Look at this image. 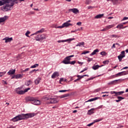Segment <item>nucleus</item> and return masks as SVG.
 I'll return each instance as SVG.
<instances>
[{
	"label": "nucleus",
	"instance_id": "nucleus-34",
	"mask_svg": "<svg viewBox=\"0 0 128 128\" xmlns=\"http://www.w3.org/2000/svg\"><path fill=\"white\" fill-rule=\"evenodd\" d=\"M103 118H98V119H96L95 120H94V124H95V122H101V120H102Z\"/></svg>",
	"mask_w": 128,
	"mask_h": 128
},
{
	"label": "nucleus",
	"instance_id": "nucleus-55",
	"mask_svg": "<svg viewBox=\"0 0 128 128\" xmlns=\"http://www.w3.org/2000/svg\"><path fill=\"white\" fill-rule=\"evenodd\" d=\"M76 64V61H72V62H70V64Z\"/></svg>",
	"mask_w": 128,
	"mask_h": 128
},
{
	"label": "nucleus",
	"instance_id": "nucleus-19",
	"mask_svg": "<svg viewBox=\"0 0 128 128\" xmlns=\"http://www.w3.org/2000/svg\"><path fill=\"white\" fill-rule=\"evenodd\" d=\"M12 122H18V120H20V118H18V115L14 117L13 118H12Z\"/></svg>",
	"mask_w": 128,
	"mask_h": 128
},
{
	"label": "nucleus",
	"instance_id": "nucleus-3",
	"mask_svg": "<svg viewBox=\"0 0 128 128\" xmlns=\"http://www.w3.org/2000/svg\"><path fill=\"white\" fill-rule=\"evenodd\" d=\"M126 74H128V71L126 72V71H123L122 72H120L115 75H113L112 76L114 78H118V76H126Z\"/></svg>",
	"mask_w": 128,
	"mask_h": 128
},
{
	"label": "nucleus",
	"instance_id": "nucleus-21",
	"mask_svg": "<svg viewBox=\"0 0 128 128\" xmlns=\"http://www.w3.org/2000/svg\"><path fill=\"white\" fill-rule=\"evenodd\" d=\"M72 26V24H70V23H68L67 22L63 24V26L64 28H68V26Z\"/></svg>",
	"mask_w": 128,
	"mask_h": 128
},
{
	"label": "nucleus",
	"instance_id": "nucleus-13",
	"mask_svg": "<svg viewBox=\"0 0 128 128\" xmlns=\"http://www.w3.org/2000/svg\"><path fill=\"white\" fill-rule=\"evenodd\" d=\"M60 74H58V72H54L52 74V78H56L57 76H59Z\"/></svg>",
	"mask_w": 128,
	"mask_h": 128
},
{
	"label": "nucleus",
	"instance_id": "nucleus-18",
	"mask_svg": "<svg viewBox=\"0 0 128 128\" xmlns=\"http://www.w3.org/2000/svg\"><path fill=\"white\" fill-rule=\"evenodd\" d=\"M42 79L40 78H38L36 80H34V84L36 85L38 84L40 82V80Z\"/></svg>",
	"mask_w": 128,
	"mask_h": 128
},
{
	"label": "nucleus",
	"instance_id": "nucleus-63",
	"mask_svg": "<svg viewBox=\"0 0 128 128\" xmlns=\"http://www.w3.org/2000/svg\"><path fill=\"white\" fill-rule=\"evenodd\" d=\"M127 68H128V66L124 67L122 69H121V70H127Z\"/></svg>",
	"mask_w": 128,
	"mask_h": 128
},
{
	"label": "nucleus",
	"instance_id": "nucleus-54",
	"mask_svg": "<svg viewBox=\"0 0 128 128\" xmlns=\"http://www.w3.org/2000/svg\"><path fill=\"white\" fill-rule=\"evenodd\" d=\"M70 90H60L59 92H68Z\"/></svg>",
	"mask_w": 128,
	"mask_h": 128
},
{
	"label": "nucleus",
	"instance_id": "nucleus-20",
	"mask_svg": "<svg viewBox=\"0 0 128 128\" xmlns=\"http://www.w3.org/2000/svg\"><path fill=\"white\" fill-rule=\"evenodd\" d=\"M104 16V14H97L94 17V18H102V16Z\"/></svg>",
	"mask_w": 128,
	"mask_h": 128
},
{
	"label": "nucleus",
	"instance_id": "nucleus-14",
	"mask_svg": "<svg viewBox=\"0 0 128 128\" xmlns=\"http://www.w3.org/2000/svg\"><path fill=\"white\" fill-rule=\"evenodd\" d=\"M94 110H96V108H92L90 110H88L87 114H88V116H92V114H93L94 113Z\"/></svg>",
	"mask_w": 128,
	"mask_h": 128
},
{
	"label": "nucleus",
	"instance_id": "nucleus-12",
	"mask_svg": "<svg viewBox=\"0 0 128 128\" xmlns=\"http://www.w3.org/2000/svg\"><path fill=\"white\" fill-rule=\"evenodd\" d=\"M3 40H5V42L6 44L8 42H10L12 40V38H8L6 37L5 38H3Z\"/></svg>",
	"mask_w": 128,
	"mask_h": 128
},
{
	"label": "nucleus",
	"instance_id": "nucleus-30",
	"mask_svg": "<svg viewBox=\"0 0 128 128\" xmlns=\"http://www.w3.org/2000/svg\"><path fill=\"white\" fill-rule=\"evenodd\" d=\"M22 78V75L21 74H18L15 76V78L18 79V78Z\"/></svg>",
	"mask_w": 128,
	"mask_h": 128
},
{
	"label": "nucleus",
	"instance_id": "nucleus-49",
	"mask_svg": "<svg viewBox=\"0 0 128 128\" xmlns=\"http://www.w3.org/2000/svg\"><path fill=\"white\" fill-rule=\"evenodd\" d=\"M87 61L90 62H92V58H90L88 57H87Z\"/></svg>",
	"mask_w": 128,
	"mask_h": 128
},
{
	"label": "nucleus",
	"instance_id": "nucleus-39",
	"mask_svg": "<svg viewBox=\"0 0 128 128\" xmlns=\"http://www.w3.org/2000/svg\"><path fill=\"white\" fill-rule=\"evenodd\" d=\"M110 93L111 94H115L114 96H116V91H111L110 92Z\"/></svg>",
	"mask_w": 128,
	"mask_h": 128
},
{
	"label": "nucleus",
	"instance_id": "nucleus-44",
	"mask_svg": "<svg viewBox=\"0 0 128 128\" xmlns=\"http://www.w3.org/2000/svg\"><path fill=\"white\" fill-rule=\"evenodd\" d=\"M100 54H101V56H106V52H100Z\"/></svg>",
	"mask_w": 128,
	"mask_h": 128
},
{
	"label": "nucleus",
	"instance_id": "nucleus-7",
	"mask_svg": "<svg viewBox=\"0 0 128 128\" xmlns=\"http://www.w3.org/2000/svg\"><path fill=\"white\" fill-rule=\"evenodd\" d=\"M72 40H74V38H70L65 40H58V42L60 44V42H70Z\"/></svg>",
	"mask_w": 128,
	"mask_h": 128
},
{
	"label": "nucleus",
	"instance_id": "nucleus-43",
	"mask_svg": "<svg viewBox=\"0 0 128 128\" xmlns=\"http://www.w3.org/2000/svg\"><path fill=\"white\" fill-rule=\"evenodd\" d=\"M118 2V0H113L112 4H116Z\"/></svg>",
	"mask_w": 128,
	"mask_h": 128
},
{
	"label": "nucleus",
	"instance_id": "nucleus-32",
	"mask_svg": "<svg viewBox=\"0 0 128 128\" xmlns=\"http://www.w3.org/2000/svg\"><path fill=\"white\" fill-rule=\"evenodd\" d=\"M40 35H38L35 37L36 40L37 42H40Z\"/></svg>",
	"mask_w": 128,
	"mask_h": 128
},
{
	"label": "nucleus",
	"instance_id": "nucleus-59",
	"mask_svg": "<svg viewBox=\"0 0 128 128\" xmlns=\"http://www.w3.org/2000/svg\"><path fill=\"white\" fill-rule=\"evenodd\" d=\"M74 55H70L69 56H67V57L70 60V58H74Z\"/></svg>",
	"mask_w": 128,
	"mask_h": 128
},
{
	"label": "nucleus",
	"instance_id": "nucleus-48",
	"mask_svg": "<svg viewBox=\"0 0 128 128\" xmlns=\"http://www.w3.org/2000/svg\"><path fill=\"white\" fill-rule=\"evenodd\" d=\"M86 70H88V68H84L81 72H80V74L84 72H86Z\"/></svg>",
	"mask_w": 128,
	"mask_h": 128
},
{
	"label": "nucleus",
	"instance_id": "nucleus-64",
	"mask_svg": "<svg viewBox=\"0 0 128 128\" xmlns=\"http://www.w3.org/2000/svg\"><path fill=\"white\" fill-rule=\"evenodd\" d=\"M77 26H82L81 22H78L76 23Z\"/></svg>",
	"mask_w": 128,
	"mask_h": 128
},
{
	"label": "nucleus",
	"instance_id": "nucleus-40",
	"mask_svg": "<svg viewBox=\"0 0 128 128\" xmlns=\"http://www.w3.org/2000/svg\"><path fill=\"white\" fill-rule=\"evenodd\" d=\"M90 2H92V0H86L85 4H90Z\"/></svg>",
	"mask_w": 128,
	"mask_h": 128
},
{
	"label": "nucleus",
	"instance_id": "nucleus-22",
	"mask_svg": "<svg viewBox=\"0 0 128 128\" xmlns=\"http://www.w3.org/2000/svg\"><path fill=\"white\" fill-rule=\"evenodd\" d=\"M44 32V28H42L41 30L36 32H35V34H42V32Z\"/></svg>",
	"mask_w": 128,
	"mask_h": 128
},
{
	"label": "nucleus",
	"instance_id": "nucleus-9",
	"mask_svg": "<svg viewBox=\"0 0 128 128\" xmlns=\"http://www.w3.org/2000/svg\"><path fill=\"white\" fill-rule=\"evenodd\" d=\"M8 18V16H4V17L0 18V24L2 22H4Z\"/></svg>",
	"mask_w": 128,
	"mask_h": 128
},
{
	"label": "nucleus",
	"instance_id": "nucleus-46",
	"mask_svg": "<svg viewBox=\"0 0 128 128\" xmlns=\"http://www.w3.org/2000/svg\"><path fill=\"white\" fill-rule=\"evenodd\" d=\"M96 77H92L90 78H88L86 82H88V80H94V78Z\"/></svg>",
	"mask_w": 128,
	"mask_h": 128
},
{
	"label": "nucleus",
	"instance_id": "nucleus-33",
	"mask_svg": "<svg viewBox=\"0 0 128 128\" xmlns=\"http://www.w3.org/2000/svg\"><path fill=\"white\" fill-rule=\"evenodd\" d=\"M84 44V42H78L76 45V46H82Z\"/></svg>",
	"mask_w": 128,
	"mask_h": 128
},
{
	"label": "nucleus",
	"instance_id": "nucleus-26",
	"mask_svg": "<svg viewBox=\"0 0 128 128\" xmlns=\"http://www.w3.org/2000/svg\"><path fill=\"white\" fill-rule=\"evenodd\" d=\"M46 40V34L40 35V40Z\"/></svg>",
	"mask_w": 128,
	"mask_h": 128
},
{
	"label": "nucleus",
	"instance_id": "nucleus-25",
	"mask_svg": "<svg viewBox=\"0 0 128 128\" xmlns=\"http://www.w3.org/2000/svg\"><path fill=\"white\" fill-rule=\"evenodd\" d=\"M118 80H116L111 81L108 83V84H109V85L114 84H116V82H118Z\"/></svg>",
	"mask_w": 128,
	"mask_h": 128
},
{
	"label": "nucleus",
	"instance_id": "nucleus-36",
	"mask_svg": "<svg viewBox=\"0 0 128 128\" xmlns=\"http://www.w3.org/2000/svg\"><path fill=\"white\" fill-rule=\"evenodd\" d=\"M30 84H32V80H29L27 81L26 82V86H28Z\"/></svg>",
	"mask_w": 128,
	"mask_h": 128
},
{
	"label": "nucleus",
	"instance_id": "nucleus-4",
	"mask_svg": "<svg viewBox=\"0 0 128 128\" xmlns=\"http://www.w3.org/2000/svg\"><path fill=\"white\" fill-rule=\"evenodd\" d=\"M119 62H122L124 58H126V52L123 50L121 52L120 54L118 56Z\"/></svg>",
	"mask_w": 128,
	"mask_h": 128
},
{
	"label": "nucleus",
	"instance_id": "nucleus-37",
	"mask_svg": "<svg viewBox=\"0 0 128 128\" xmlns=\"http://www.w3.org/2000/svg\"><path fill=\"white\" fill-rule=\"evenodd\" d=\"M5 74H6V71L0 72V78H2V76H4Z\"/></svg>",
	"mask_w": 128,
	"mask_h": 128
},
{
	"label": "nucleus",
	"instance_id": "nucleus-38",
	"mask_svg": "<svg viewBox=\"0 0 128 128\" xmlns=\"http://www.w3.org/2000/svg\"><path fill=\"white\" fill-rule=\"evenodd\" d=\"M30 34V32L29 30H28L26 34H25V36H27V38H30V36H28V34Z\"/></svg>",
	"mask_w": 128,
	"mask_h": 128
},
{
	"label": "nucleus",
	"instance_id": "nucleus-1",
	"mask_svg": "<svg viewBox=\"0 0 128 128\" xmlns=\"http://www.w3.org/2000/svg\"><path fill=\"white\" fill-rule=\"evenodd\" d=\"M14 6V2L12 0H6V2L1 7V10L2 12H8L12 10V8Z\"/></svg>",
	"mask_w": 128,
	"mask_h": 128
},
{
	"label": "nucleus",
	"instance_id": "nucleus-31",
	"mask_svg": "<svg viewBox=\"0 0 128 128\" xmlns=\"http://www.w3.org/2000/svg\"><path fill=\"white\" fill-rule=\"evenodd\" d=\"M114 24L108 25L106 26V30H110L112 28H114Z\"/></svg>",
	"mask_w": 128,
	"mask_h": 128
},
{
	"label": "nucleus",
	"instance_id": "nucleus-2",
	"mask_svg": "<svg viewBox=\"0 0 128 128\" xmlns=\"http://www.w3.org/2000/svg\"><path fill=\"white\" fill-rule=\"evenodd\" d=\"M27 100H28V102H33L32 104L35 106L40 104V101L37 100H35L34 98L33 97H28L27 98Z\"/></svg>",
	"mask_w": 128,
	"mask_h": 128
},
{
	"label": "nucleus",
	"instance_id": "nucleus-51",
	"mask_svg": "<svg viewBox=\"0 0 128 128\" xmlns=\"http://www.w3.org/2000/svg\"><path fill=\"white\" fill-rule=\"evenodd\" d=\"M38 70H36V69H34V70L30 71V74H32V72H38Z\"/></svg>",
	"mask_w": 128,
	"mask_h": 128
},
{
	"label": "nucleus",
	"instance_id": "nucleus-60",
	"mask_svg": "<svg viewBox=\"0 0 128 128\" xmlns=\"http://www.w3.org/2000/svg\"><path fill=\"white\" fill-rule=\"evenodd\" d=\"M94 124V122H91V123L88 124L87 125V126H92V124Z\"/></svg>",
	"mask_w": 128,
	"mask_h": 128
},
{
	"label": "nucleus",
	"instance_id": "nucleus-50",
	"mask_svg": "<svg viewBox=\"0 0 128 128\" xmlns=\"http://www.w3.org/2000/svg\"><path fill=\"white\" fill-rule=\"evenodd\" d=\"M22 88V87H18L15 89V91L16 92V90H21Z\"/></svg>",
	"mask_w": 128,
	"mask_h": 128
},
{
	"label": "nucleus",
	"instance_id": "nucleus-28",
	"mask_svg": "<svg viewBox=\"0 0 128 128\" xmlns=\"http://www.w3.org/2000/svg\"><path fill=\"white\" fill-rule=\"evenodd\" d=\"M124 26V25H122V24H118L116 26V28H119V30H122V28Z\"/></svg>",
	"mask_w": 128,
	"mask_h": 128
},
{
	"label": "nucleus",
	"instance_id": "nucleus-52",
	"mask_svg": "<svg viewBox=\"0 0 128 128\" xmlns=\"http://www.w3.org/2000/svg\"><path fill=\"white\" fill-rule=\"evenodd\" d=\"M30 70V68H26L24 70L22 71V72H28Z\"/></svg>",
	"mask_w": 128,
	"mask_h": 128
},
{
	"label": "nucleus",
	"instance_id": "nucleus-23",
	"mask_svg": "<svg viewBox=\"0 0 128 128\" xmlns=\"http://www.w3.org/2000/svg\"><path fill=\"white\" fill-rule=\"evenodd\" d=\"M77 78H78L74 80V82H76L78 80H82V78H83V76L80 75H78Z\"/></svg>",
	"mask_w": 128,
	"mask_h": 128
},
{
	"label": "nucleus",
	"instance_id": "nucleus-57",
	"mask_svg": "<svg viewBox=\"0 0 128 128\" xmlns=\"http://www.w3.org/2000/svg\"><path fill=\"white\" fill-rule=\"evenodd\" d=\"M64 28L63 24H62V26H57V28Z\"/></svg>",
	"mask_w": 128,
	"mask_h": 128
},
{
	"label": "nucleus",
	"instance_id": "nucleus-10",
	"mask_svg": "<svg viewBox=\"0 0 128 128\" xmlns=\"http://www.w3.org/2000/svg\"><path fill=\"white\" fill-rule=\"evenodd\" d=\"M102 66H104V65H102V66H100L98 64H94L92 66V70H98V68H102Z\"/></svg>",
	"mask_w": 128,
	"mask_h": 128
},
{
	"label": "nucleus",
	"instance_id": "nucleus-56",
	"mask_svg": "<svg viewBox=\"0 0 128 128\" xmlns=\"http://www.w3.org/2000/svg\"><path fill=\"white\" fill-rule=\"evenodd\" d=\"M66 79H64V78H60V82H66Z\"/></svg>",
	"mask_w": 128,
	"mask_h": 128
},
{
	"label": "nucleus",
	"instance_id": "nucleus-62",
	"mask_svg": "<svg viewBox=\"0 0 128 128\" xmlns=\"http://www.w3.org/2000/svg\"><path fill=\"white\" fill-rule=\"evenodd\" d=\"M94 102V98L88 100V101H86V102Z\"/></svg>",
	"mask_w": 128,
	"mask_h": 128
},
{
	"label": "nucleus",
	"instance_id": "nucleus-42",
	"mask_svg": "<svg viewBox=\"0 0 128 128\" xmlns=\"http://www.w3.org/2000/svg\"><path fill=\"white\" fill-rule=\"evenodd\" d=\"M117 98H118V100H120V102L121 100H124V98H123V97L120 96H118L117 97Z\"/></svg>",
	"mask_w": 128,
	"mask_h": 128
},
{
	"label": "nucleus",
	"instance_id": "nucleus-35",
	"mask_svg": "<svg viewBox=\"0 0 128 128\" xmlns=\"http://www.w3.org/2000/svg\"><path fill=\"white\" fill-rule=\"evenodd\" d=\"M38 66V64H34L30 66V68H36Z\"/></svg>",
	"mask_w": 128,
	"mask_h": 128
},
{
	"label": "nucleus",
	"instance_id": "nucleus-24",
	"mask_svg": "<svg viewBox=\"0 0 128 128\" xmlns=\"http://www.w3.org/2000/svg\"><path fill=\"white\" fill-rule=\"evenodd\" d=\"M100 52L98 49H96L92 52L91 54H90V56H94V54H96V52Z\"/></svg>",
	"mask_w": 128,
	"mask_h": 128
},
{
	"label": "nucleus",
	"instance_id": "nucleus-61",
	"mask_svg": "<svg viewBox=\"0 0 128 128\" xmlns=\"http://www.w3.org/2000/svg\"><path fill=\"white\" fill-rule=\"evenodd\" d=\"M98 98H100L99 97H95V98H93V100L94 101V100H98Z\"/></svg>",
	"mask_w": 128,
	"mask_h": 128
},
{
	"label": "nucleus",
	"instance_id": "nucleus-27",
	"mask_svg": "<svg viewBox=\"0 0 128 128\" xmlns=\"http://www.w3.org/2000/svg\"><path fill=\"white\" fill-rule=\"evenodd\" d=\"M122 94H124V91L116 92V96H121Z\"/></svg>",
	"mask_w": 128,
	"mask_h": 128
},
{
	"label": "nucleus",
	"instance_id": "nucleus-45",
	"mask_svg": "<svg viewBox=\"0 0 128 128\" xmlns=\"http://www.w3.org/2000/svg\"><path fill=\"white\" fill-rule=\"evenodd\" d=\"M90 54V51H84L81 54Z\"/></svg>",
	"mask_w": 128,
	"mask_h": 128
},
{
	"label": "nucleus",
	"instance_id": "nucleus-5",
	"mask_svg": "<svg viewBox=\"0 0 128 128\" xmlns=\"http://www.w3.org/2000/svg\"><path fill=\"white\" fill-rule=\"evenodd\" d=\"M25 116V120H28V118H34L36 116V114L34 113H28L24 114Z\"/></svg>",
	"mask_w": 128,
	"mask_h": 128
},
{
	"label": "nucleus",
	"instance_id": "nucleus-47",
	"mask_svg": "<svg viewBox=\"0 0 128 128\" xmlns=\"http://www.w3.org/2000/svg\"><path fill=\"white\" fill-rule=\"evenodd\" d=\"M30 90V88H26L24 90V93L26 94V92H28V90Z\"/></svg>",
	"mask_w": 128,
	"mask_h": 128
},
{
	"label": "nucleus",
	"instance_id": "nucleus-16",
	"mask_svg": "<svg viewBox=\"0 0 128 128\" xmlns=\"http://www.w3.org/2000/svg\"><path fill=\"white\" fill-rule=\"evenodd\" d=\"M16 72V70L12 69L11 70H10L9 72H8V76H12V74H14Z\"/></svg>",
	"mask_w": 128,
	"mask_h": 128
},
{
	"label": "nucleus",
	"instance_id": "nucleus-29",
	"mask_svg": "<svg viewBox=\"0 0 128 128\" xmlns=\"http://www.w3.org/2000/svg\"><path fill=\"white\" fill-rule=\"evenodd\" d=\"M6 2V0H0V6H4V4Z\"/></svg>",
	"mask_w": 128,
	"mask_h": 128
},
{
	"label": "nucleus",
	"instance_id": "nucleus-15",
	"mask_svg": "<svg viewBox=\"0 0 128 128\" xmlns=\"http://www.w3.org/2000/svg\"><path fill=\"white\" fill-rule=\"evenodd\" d=\"M18 117L19 118L20 120H26V117H25L24 114L18 115Z\"/></svg>",
	"mask_w": 128,
	"mask_h": 128
},
{
	"label": "nucleus",
	"instance_id": "nucleus-53",
	"mask_svg": "<svg viewBox=\"0 0 128 128\" xmlns=\"http://www.w3.org/2000/svg\"><path fill=\"white\" fill-rule=\"evenodd\" d=\"M68 96H70L69 94H64L63 95V97L64 98H68Z\"/></svg>",
	"mask_w": 128,
	"mask_h": 128
},
{
	"label": "nucleus",
	"instance_id": "nucleus-41",
	"mask_svg": "<svg viewBox=\"0 0 128 128\" xmlns=\"http://www.w3.org/2000/svg\"><path fill=\"white\" fill-rule=\"evenodd\" d=\"M110 62V61L106 60H104L102 62V64H108V63Z\"/></svg>",
	"mask_w": 128,
	"mask_h": 128
},
{
	"label": "nucleus",
	"instance_id": "nucleus-58",
	"mask_svg": "<svg viewBox=\"0 0 128 128\" xmlns=\"http://www.w3.org/2000/svg\"><path fill=\"white\" fill-rule=\"evenodd\" d=\"M128 20V17H124L122 20V22L124 21V20Z\"/></svg>",
	"mask_w": 128,
	"mask_h": 128
},
{
	"label": "nucleus",
	"instance_id": "nucleus-6",
	"mask_svg": "<svg viewBox=\"0 0 128 128\" xmlns=\"http://www.w3.org/2000/svg\"><path fill=\"white\" fill-rule=\"evenodd\" d=\"M70 60L68 57L66 56L62 62V64H70Z\"/></svg>",
	"mask_w": 128,
	"mask_h": 128
},
{
	"label": "nucleus",
	"instance_id": "nucleus-11",
	"mask_svg": "<svg viewBox=\"0 0 128 128\" xmlns=\"http://www.w3.org/2000/svg\"><path fill=\"white\" fill-rule=\"evenodd\" d=\"M68 10L69 12H72L75 14H78V10L76 8H70Z\"/></svg>",
	"mask_w": 128,
	"mask_h": 128
},
{
	"label": "nucleus",
	"instance_id": "nucleus-17",
	"mask_svg": "<svg viewBox=\"0 0 128 128\" xmlns=\"http://www.w3.org/2000/svg\"><path fill=\"white\" fill-rule=\"evenodd\" d=\"M16 93L18 94H24V92L22 90H16Z\"/></svg>",
	"mask_w": 128,
	"mask_h": 128
},
{
	"label": "nucleus",
	"instance_id": "nucleus-8",
	"mask_svg": "<svg viewBox=\"0 0 128 128\" xmlns=\"http://www.w3.org/2000/svg\"><path fill=\"white\" fill-rule=\"evenodd\" d=\"M58 98H51L50 100V104H58Z\"/></svg>",
	"mask_w": 128,
	"mask_h": 128
}]
</instances>
